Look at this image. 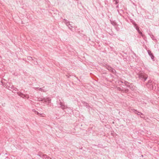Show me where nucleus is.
Returning a JSON list of instances; mask_svg holds the SVG:
<instances>
[{"mask_svg": "<svg viewBox=\"0 0 159 159\" xmlns=\"http://www.w3.org/2000/svg\"><path fill=\"white\" fill-rule=\"evenodd\" d=\"M138 75L139 79L143 81H145L148 77V75L143 72L140 71Z\"/></svg>", "mask_w": 159, "mask_h": 159, "instance_id": "obj_1", "label": "nucleus"}, {"mask_svg": "<svg viewBox=\"0 0 159 159\" xmlns=\"http://www.w3.org/2000/svg\"><path fill=\"white\" fill-rule=\"evenodd\" d=\"M157 85L154 83H152L151 80H149L146 84V86L147 87L150 88V89L155 90L156 89V85Z\"/></svg>", "mask_w": 159, "mask_h": 159, "instance_id": "obj_2", "label": "nucleus"}, {"mask_svg": "<svg viewBox=\"0 0 159 159\" xmlns=\"http://www.w3.org/2000/svg\"><path fill=\"white\" fill-rule=\"evenodd\" d=\"M57 104L59 106L58 107L59 108H61L63 110L66 109L67 108V106L65 105L64 103L62 102L59 99L58 101H57Z\"/></svg>", "mask_w": 159, "mask_h": 159, "instance_id": "obj_3", "label": "nucleus"}, {"mask_svg": "<svg viewBox=\"0 0 159 159\" xmlns=\"http://www.w3.org/2000/svg\"><path fill=\"white\" fill-rule=\"evenodd\" d=\"M127 86L132 90H134L135 88V86L132 84H128L127 85Z\"/></svg>", "mask_w": 159, "mask_h": 159, "instance_id": "obj_4", "label": "nucleus"}, {"mask_svg": "<svg viewBox=\"0 0 159 159\" xmlns=\"http://www.w3.org/2000/svg\"><path fill=\"white\" fill-rule=\"evenodd\" d=\"M64 20H65V23L66 24V25L68 27L69 29L71 30V28L72 27V26L70 24L69 22L65 19H64Z\"/></svg>", "mask_w": 159, "mask_h": 159, "instance_id": "obj_5", "label": "nucleus"}, {"mask_svg": "<svg viewBox=\"0 0 159 159\" xmlns=\"http://www.w3.org/2000/svg\"><path fill=\"white\" fill-rule=\"evenodd\" d=\"M147 51L148 55L151 57V59L152 60L154 61V56L153 54L152 53L151 51L149 50H148Z\"/></svg>", "mask_w": 159, "mask_h": 159, "instance_id": "obj_6", "label": "nucleus"}, {"mask_svg": "<svg viewBox=\"0 0 159 159\" xmlns=\"http://www.w3.org/2000/svg\"><path fill=\"white\" fill-rule=\"evenodd\" d=\"M44 100L45 102H48V103H49L51 102V99L49 98H44Z\"/></svg>", "mask_w": 159, "mask_h": 159, "instance_id": "obj_7", "label": "nucleus"}, {"mask_svg": "<svg viewBox=\"0 0 159 159\" xmlns=\"http://www.w3.org/2000/svg\"><path fill=\"white\" fill-rule=\"evenodd\" d=\"M82 103L84 105V106L86 107L87 108H89L90 107L88 103L84 101L82 102Z\"/></svg>", "mask_w": 159, "mask_h": 159, "instance_id": "obj_8", "label": "nucleus"}, {"mask_svg": "<svg viewBox=\"0 0 159 159\" xmlns=\"http://www.w3.org/2000/svg\"><path fill=\"white\" fill-rule=\"evenodd\" d=\"M136 30L138 32V33L141 35L142 36H143V34H142V32H141L139 29V27L138 28H137L136 29Z\"/></svg>", "mask_w": 159, "mask_h": 159, "instance_id": "obj_9", "label": "nucleus"}, {"mask_svg": "<svg viewBox=\"0 0 159 159\" xmlns=\"http://www.w3.org/2000/svg\"><path fill=\"white\" fill-rule=\"evenodd\" d=\"M33 111L36 114H37L38 115L42 116H42V114L40 113H39L38 111H35L34 110H33Z\"/></svg>", "mask_w": 159, "mask_h": 159, "instance_id": "obj_10", "label": "nucleus"}, {"mask_svg": "<svg viewBox=\"0 0 159 159\" xmlns=\"http://www.w3.org/2000/svg\"><path fill=\"white\" fill-rule=\"evenodd\" d=\"M130 111L131 112H134L135 114H136V112H137V111L135 109H129Z\"/></svg>", "mask_w": 159, "mask_h": 159, "instance_id": "obj_11", "label": "nucleus"}, {"mask_svg": "<svg viewBox=\"0 0 159 159\" xmlns=\"http://www.w3.org/2000/svg\"><path fill=\"white\" fill-rule=\"evenodd\" d=\"M130 111L131 112H134L135 114H136V112H137V111L135 109H129Z\"/></svg>", "mask_w": 159, "mask_h": 159, "instance_id": "obj_12", "label": "nucleus"}, {"mask_svg": "<svg viewBox=\"0 0 159 159\" xmlns=\"http://www.w3.org/2000/svg\"><path fill=\"white\" fill-rule=\"evenodd\" d=\"M44 88V87H43V88H40L39 89V90L42 92H46L47 91V90L43 89V88Z\"/></svg>", "mask_w": 159, "mask_h": 159, "instance_id": "obj_13", "label": "nucleus"}, {"mask_svg": "<svg viewBox=\"0 0 159 159\" xmlns=\"http://www.w3.org/2000/svg\"><path fill=\"white\" fill-rule=\"evenodd\" d=\"M106 68L108 70H109L110 72L111 71V70L113 69L110 66H107Z\"/></svg>", "mask_w": 159, "mask_h": 159, "instance_id": "obj_14", "label": "nucleus"}, {"mask_svg": "<svg viewBox=\"0 0 159 159\" xmlns=\"http://www.w3.org/2000/svg\"><path fill=\"white\" fill-rule=\"evenodd\" d=\"M17 93L22 98L23 97V96H24L25 95L21 92H18Z\"/></svg>", "mask_w": 159, "mask_h": 159, "instance_id": "obj_15", "label": "nucleus"}, {"mask_svg": "<svg viewBox=\"0 0 159 159\" xmlns=\"http://www.w3.org/2000/svg\"><path fill=\"white\" fill-rule=\"evenodd\" d=\"M46 157V158H49V157L48 156H47L46 155V154H42V158H45H45Z\"/></svg>", "mask_w": 159, "mask_h": 159, "instance_id": "obj_16", "label": "nucleus"}, {"mask_svg": "<svg viewBox=\"0 0 159 159\" xmlns=\"http://www.w3.org/2000/svg\"><path fill=\"white\" fill-rule=\"evenodd\" d=\"M117 89L118 90L121 91H123V88L122 87V88H120L119 87H117Z\"/></svg>", "mask_w": 159, "mask_h": 159, "instance_id": "obj_17", "label": "nucleus"}, {"mask_svg": "<svg viewBox=\"0 0 159 159\" xmlns=\"http://www.w3.org/2000/svg\"><path fill=\"white\" fill-rule=\"evenodd\" d=\"M133 24L134 25V27L136 29L138 28L139 27L137 26V24L135 22L133 23Z\"/></svg>", "mask_w": 159, "mask_h": 159, "instance_id": "obj_18", "label": "nucleus"}, {"mask_svg": "<svg viewBox=\"0 0 159 159\" xmlns=\"http://www.w3.org/2000/svg\"><path fill=\"white\" fill-rule=\"evenodd\" d=\"M129 90L128 89H123V92L124 93H128L129 92Z\"/></svg>", "mask_w": 159, "mask_h": 159, "instance_id": "obj_19", "label": "nucleus"}, {"mask_svg": "<svg viewBox=\"0 0 159 159\" xmlns=\"http://www.w3.org/2000/svg\"><path fill=\"white\" fill-rule=\"evenodd\" d=\"M27 59L29 60H34V59H32V57H30V56L28 57H27Z\"/></svg>", "mask_w": 159, "mask_h": 159, "instance_id": "obj_20", "label": "nucleus"}, {"mask_svg": "<svg viewBox=\"0 0 159 159\" xmlns=\"http://www.w3.org/2000/svg\"><path fill=\"white\" fill-rule=\"evenodd\" d=\"M136 114H137L138 115H140L141 114H142V113L137 111Z\"/></svg>", "mask_w": 159, "mask_h": 159, "instance_id": "obj_21", "label": "nucleus"}, {"mask_svg": "<svg viewBox=\"0 0 159 159\" xmlns=\"http://www.w3.org/2000/svg\"><path fill=\"white\" fill-rule=\"evenodd\" d=\"M44 100V98L43 99H42V98H38L37 100L39 101H42L43 100Z\"/></svg>", "mask_w": 159, "mask_h": 159, "instance_id": "obj_22", "label": "nucleus"}, {"mask_svg": "<svg viewBox=\"0 0 159 159\" xmlns=\"http://www.w3.org/2000/svg\"><path fill=\"white\" fill-rule=\"evenodd\" d=\"M111 72L113 74H115L116 73V71L115 69H113L111 70Z\"/></svg>", "mask_w": 159, "mask_h": 159, "instance_id": "obj_23", "label": "nucleus"}, {"mask_svg": "<svg viewBox=\"0 0 159 159\" xmlns=\"http://www.w3.org/2000/svg\"><path fill=\"white\" fill-rule=\"evenodd\" d=\"M29 95H25L24 96V97H23V98H27L28 99V98H29Z\"/></svg>", "mask_w": 159, "mask_h": 159, "instance_id": "obj_24", "label": "nucleus"}, {"mask_svg": "<svg viewBox=\"0 0 159 159\" xmlns=\"http://www.w3.org/2000/svg\"><path fill=\"white\" fill-rule=\"evenodd\" d=\"M141 116H140V117L143 118H145V116L144 114H143L142 113V114H141Z\"/></svg>", "mask_w": 159, "mask_h": 159, "instance_id": "obj_25", "label": "nucleus"}, {"mask_svg": "<svg viewBox=\"0 0 159 159\" xmlns=\"http://www.w3.org/2000/svg\"><path fill=\"white\" fill-rule=\"evenodd\" d=\"M129 83H128V82H127V81H125L124 82V84L125 85H126V86H127V85L128 84H129Z\"/></svg>", "mask_w": 159, "mask_h": 159, "instance_id": "obj_26", "label": "nucleus"}, {"mask_svg": "<svg viewBox=\"0 0 159 159\" xmlns=\"http://www.w3.org/2000/svg\"><path fill=\"white\" fill-rule=\"evenodd\" d=\"M34 89H35V90H39V89L40 88H39V87H35V88H34Z\"/></svg>", "mask_w": 159, "mask_h": 159, "instance_id": "obj_27", "label": "nucleus"}, {"mask_svg": "<svg viewBox=\"0 0 159 159\" xmlns=\"http://www.w3.org/2000/svg\"><path fill=\"white\" fill-rule=\"evenodd\" d=\"M38 155L40 157H42V154L40 153V154H38Z\"/></svg>", "mask_w": 159, "mask_h": 159, "instance_id": "obj_28", "label": "nucleus"}, {"mask_svg": "<svg viewBox=\"0 0 159 159\" xmlns=\"http://www.w3.org/2000/svg\"><path fill=\"white\" fill-rule=\"evenodd\" d=\"M115 4H117L118 3V2H117L116 0H115Z\"/></svg>", "mask_w": 159, "mask_h": 159, "instance_id": "obj_29", "label": "nucleus"}, {"mask_svg": "<svg viewBox=\"0 0 159 159\" xmlns=\"http://www.w3.org/2000/svg\"><path fill=\"white\" fill-rule=\"evenodd\" d=\"M111 24H112L113 25H116V24H115V23H114V22H111Z\"/></svg>", "mask_w": 159, "mask_h": 159, "instance_id": "obj_30", "label": "nucleus"}, {"mask_svg": "<svg viewBox=\"0 0 159 159\" xmlns=\"http://www.w3.org/2000/svg\"><path fill=\"white\" fill-rule=\"evenodd\" d=\"M51 159V158H50V157H49V158H46V157L45 158V159Z\"/></svg>", "mask_w": 159, "mask_h": 159, "instance_id": "obj_31", "label": "nucleus"}, {"mask_svg": "<svg viewBox=\"0 0 159 159\" xmlns=\"http://www.w3.org/2000/svg\"><path fill=\"white\" fill-rule=\"evenodd\" d=\"M11 88V87H9L8 88V89H9V90H11V89H10Z\"/></svg>", "mask_w": 159, "mask_h": 159, "instance_id": "obj_32", "label": "nucleus"}, {"mask_svg": "<svg viewBox=\"0 0 159 159\" xmlns=\"http://www.w3.org/2000/svg\"><path fill=\"white\" fill-rule=\"evenodd\" d=\"M17 89V88H15V91H16V90Z\"/></svg>", "mask_w": 159, "mask_h": 159, "instance_id": "obj_33", "label": "nucleus"}, {"mask_svg": "<svg viewBox=\"0 0 159 159\" xmlns=\"http://www.w3.org/2000/svg\"><path fill=\"white\" fill-rule=\"evenodd\" d=\"M121 83H124V82H123V81H121Z\"/></svg>", "mask_w": 159, "mask_h": 159, "instance_id": "obj_34", "label": "nucleus"}, {"mask_svg": "<svg viewBox=\"0 0 159 159\" xmlns=\"http://www.w3.org/2000/svg\"><path fill=\"white\" fill-rule=\"evenodd\" d=\"M118 6H117L116 7V8H118Z\"/></svg>", "mask_w": 159, "mask_h": 159, "instance_id": "obj_35", "label": "nucleus"}, {"mask_svg": "<svg viewBox=\"0 0 159 159\" xmlns=\"http://www.w3.org/2000/svg\"><path fill=\"white\" fill-rule=\"evenodd\" d=\"M11 89H13V87H11Z\"/></svg>", "mask_w": 159, "mask_h": 159, "instance_id": "obj_36", "label": "nucleus"}]
</instances>
